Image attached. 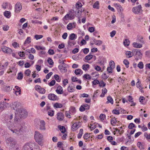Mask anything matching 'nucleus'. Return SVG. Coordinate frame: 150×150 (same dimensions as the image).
Returning <instances> with one entry per match:
<instances>
[{"label":"nucleus","instance_id":"nucleus-60","mask_svg":"<svg viewBox=\"0 0 150 150\" xmlns=\"http://www.w3.org/2000/svg\"><path fill=\"white\" fill-rule=\"evenodd\" d=\"M141 129L143 132H144L147 130V127L144 125L142 127Z\"/></svg>","mask_w":150,"mask_h":150},{"label":"nucleus","instance_id":"nucleus-25","mask_svg":"<svg viewBox=\"0 0 150 150\" xmlns=\"http://www.w3.org/2000/svg\"><path fill=\"white\" fill-rule=\"evenodd\" d=\"M102 93L100 95V97H103L104 96L105 94L107 93V90L105 88H103L102 90Z\"/></svg>","mask_w":150,"mask_h":150},{"label":"nucleus","instance_id":"nucleus-28","mask_svg":"<svg viewBox=\"0 0 150 150\" xmlns=\"http://www.w3.org/2000/svg\"><path fill=\"white\" fill-rule=\"evenodd\" d=\"M126 55L128 58H130L132 57L133 54L131 52L128 51L126 52L125 53Z\"/></svg>","mask_w":150,"mask_h":150},{"label":"nucleus","instance_id":"nucleus-47","mask_svg":"<svg viewBox=\"0 0 150 150\" xmlns=\"http://www.w3.org/2000/svg\"><path fill=\"white\" fill-rule=\"evenodd\" d=\"M38 91L40 93L44 94L45 92V90L43 88H41Z\"/></svg>","mask_w":150,"mask_h":150},{"label":"nucleus","instance_id":"nucleus-4","mask_svg":"<svg viewBox=\"0 0 150 150\" xmlns=\"http://www.w3.org/2000/svg\"><path fill=\"white\" fill-rule=\"evenodd\" d=\"M35 144L34 142H28L25 144L23 147L22 150H33Z\"/></svg>","mask_w":150,"mask_h":150},{"label":"nucleus","instance_id":"nucleus-48","mask_svg":"<svg viewBox=\"0 0 150 150\" xmlns=\"http://www.w3.org/2000/svg\"><path fill=\"white\" fill-rule=\"evenodd\" d=\"M134 125L132 123H130L128 126V128L129 129H132L133 127H135Z\"/></svg>","mask_w":150,"mask_h":150},{"label":"nucleus","instance_id":"nucleus-64","mask_svg":"<svg viewBox=\"0 0 150 150\" xmlns=\"http://www.w3.org/2000/svg\"><path fill=\"white\" fill-rule=\"evenodd\" d=\"M144 137L146 138L147 139H150V134H148L147 133H145L144 134Z\"/></svg>","mask_w":150,"mask_h":150},{"label":"nucleus","instance_id":"nucleus-34","mask_svg":"<svg viewBox=\"0 0 150 150\" xmlns=\"http://www.w3.org/2000/svg\"><path fill=\"white\" fill-rule=\"evenodd\" d=\"M31 42V38L30 37H28L27 39L25 40L24 42V44H29Z\"/></svg>","mask_w":150,"mask_h":150},{"label":"nucleus","instance_id":"nucleus-54","mask_svg":"<svg viewBox=\"0 0 150 150\" xmlns=\"http://www.w3.org/2000/svg\"><path fill=\"white\" fill-rule=\"evenodd\" d=\"M90 137V136L89 134L88 133H86L84 134L83 138L85 139H87L89 138Z\"/></svg>","mask_w":150,"mask_h":150},{"label":"nucleus","instance_id":"nucleus-59","mask_svg":"<svg viewBox=\"0 0 150 150\" xmlns=\"http://www.w3.org/2000/svg\"><path fill=\"white\" fill-rule=\"evenodd\" d=\"M55 83L56 82L54 80H52L49 83V85L50 86H53L55 84Z\"/></svg>","mask_w":150,"mask_h":150},{"label":"nucleus","instance_id":"nucleus-11","mask_svg":"<svg viewBox=\"0 0 150 150\" xmlns=\"http://www.w3.org/2000/svg\"><path fill=\"white\" fill-rule=\"evenodd\" d=\"M48 97L50 100L55 101L59 99V98L55 95L53 93H50L48 95Z\"/></svg>","mask_w":150,"mask_h":150},{"label":"nucleus","instance_id":"nucleus-39","mask_svg":"<svg viewBox=\"0 0 150 150\" xmlns=\"http://www.w3.org/2000/svg\"><path fill=\"white\" fill-rule=\"evenodd\" d=\"M89 67V65L88 64H84L82 66V69L84 71H86Z\"/></svg>","mask_w":150,"mask_h":150},{"label":"nucleus","instance_id":"nucleus-58","mask_svg":"<svg viewBox=\"0 0 150 150\" xmlns=\"http://www.w3.org/2000/svg\"><path fill=\"white\" fill-rule=\"evenodd\" d=\"M47 62L50 65H52L53 64V62L52 60L50 58H49L47 60Z\"/></svg>","mask_w":150,"mask_h":150},{"label":"nucleus","instance_id":"nucleus-49","mask_svg":"<svg viewBox=\"0 0 150 150\" xmlns=\"http://www.w3.org/2000/svg\"><path fill=\"white\" fill-rule=\"evenodd\" d=\"M76 44V42L74 41H71V40H69L68 42V45L70 46L74 45Z\"/></svg>","mask_w":150,"mask_h":150},{"label":"nucleus","instance_id":"nucleus-1","mask_svg":"<svg viewBox=\"0 0 150 150\" xmlns=\"http://www.w3.org/2000/svg\"><path fill=\"white\" fill-rule=\"evenodd\" d=\"M8 128L13 133L17 135H21L24 131V127L19 124L16 123L15 125L8 127Z\"/></svg>","mask_w":150,"mask_h":150},{"label":"nucleus","instance_id":"nucleus-52","mask_svg":"<svg viewBox=\"0 0 150 150\" xmlns=\"http://www.w3.org/2000/svg\"><path fill=\"white\" fill-rule=\"evenodd\" d=\"M124 45H125L128 46L129 44V42L128 40L125 39V41L123 42Z\"/></svg>","mask_w":150,"mask_h":150},{"label":"nucleus","instance_id":"nucleus-2","mask_svg":"<svg viewBox=\"0 0 150 150\" xmlns=\"http://www.w3.org/2000/svg\"><path fill=\"white\" fill-rule=\"evenodd\" d=\"M34 138L36 142H37L39 145L41 146L43 145L44 138L43 135L38 131H35Z\"/></svg>","mask_w":150,"mask_h":150},{"label":"nucleus","instance_id":"nucleus-29","mask_svg":"<svg viewBox=\"0 0 150 150\" xmlns=\"http://www.w3.org/2000/svg\"><path fill=\"white\" fill-rule=\"evenodd\" d=\"M11 12L8 11H6L4 13V15L6 17L9 18L11 16Z\"/></svg>","mask_w":150,"mask_h":150},{"label":"nucleus","instance_id":"nucleus-18","mask_svg":"<svg viewBox=\"0 0 150 150\" xmlns=\"http://www.w3.org/2000/svg\"><path fill=\"white\" fill-rule=\"evenodd\" d=\"M45 122L44 120L40 121V129L41 130H45Z\"/></svg>","mask_w":150,"mask_h":150},{"label":"nucleus","instance_id":"nucleus-56","mask_svg":"<svg viewBox=\"0 0 150 150\" xmlns=\"http://www.w3.org/2000/svg\"><path fill=\"white\" fill-rule=\"evenodd\" d=\"M88 96H89V95L88 94H86V93H83V94L80 95L79 96H80V98H81L82 97L84 98V97H88Z\"/></svg>","mask_w":150,"mask_h":150},{"label":"nucleus","instance_id":"nucleus-51","mask_svg":"<svg viewBox=\"0 0 150 150\" xmlns=\"http://www.w3.org/2000/svg\"><path fill=\"white\" fill-rule=\"evenodd\" d=\"M59 130L62 133H64L65 132V129L64 126H60Z\"/></svg>","mask_w":150,"mask_h":150},{"label":"nucleus","instance_id":"nucleus-10","mask_svg":"<svg viewBox=\"0 0 150 150\" xmlns=\"http://www.w3.org/2000/svg\"><path fill=\"white\" fill-rule=\"evenodd\" d=\"M2 51L4 53L10 54L12 52V50L9 48L5 46H3L1 47Z\"/></svg>","mask_w":150,"mask_h":150},{"label":"nucleus","instance_id":"nucleus-23","mask_svg":"<svg viewBox=\"0 0 150 150\" xmlns=\"http://www.w3.org/2000/svg\"><path fill=\"white\" fill-rule=\"evenodd\" d=\"M133 46L136 48H140L142 47V45L140 43H138L136 42H134L133 43Z\"/></svg>","mask_w":150,"mask_h":150},{"label":"nucleus","instance_id":"nucleus-61","mask_svg":"<svg viewBox=\"0 0 150 150\" xmlns=\"http://www.w3.org/2000/svg\"><path fill=\"white\" fill-rule=\"evenodd\" d=\"M89 49L88 48H85L83 50V52L85 54H87L89 52Z\"/></svg>","mask_w":150,"mask_h":150},{"label":"nucleus","instance_id":"nucleus-6","mask_svg":"<svg viewBox=\"0 0 150 150\" xmlns=\"http://www.w3.org/2000/svg\"><path fill=\"white\" fill-rule=\"evenodd\" d=\"M10 105L9 103L4 101H1L0 102V111H2L6 108H9Z\"/></svg>","mask_w":150,"mask_h":150},{"label":"nucleus","instance_id":"nucleus-40","mask_svg":"<svg viewBox=\"0 0 150 150\" xmlns=\"http://www.w3.org/2000/svg\"><path fill=\"white\" fill-rule=\"evenodd\" d=\"M99 86L101 87H104L105 86L106 83H105L103 81H99L98 83Z\"/></svg>","mask_w":150,"mask_h":150},{"label":"nucleus","instance_id":"nucleus-5","mask_svg":"<svg viewBox=\"0 0 150 150\" xmlns=\"http://www.w3.org/2000/svg\"><path fill=\"white\" fill-rule=\"evenodd\" d=\"M20 103L18 102H15L12 103L11 108L18 112L21 109Z\"/></svg>","mask_w":150,"mask_h":150},{"label":"nucleus","instance_id":"nucleus-32","mask_svg":"<svg viewBox=\"0 0 150 150\" xmlns=\"http://www.w3.org/2000/svg\"><path fill=\"white\" fill-rule=\"evenodd\" d=\"M99 3L98 1H96L93 6V8L98 9L99 8Z\"/></svg>","mask_w":150,"mask_h":150},{"label":"nucleus","instance_id":"nucleus-12","mask_svg":"<svg viewBox=\"0 0 150 150\" xmlns=\"http://www.w3.org/2000/svg\"><path fill=\"white\" fill-rule=\"evenodd\" d=\"M142 10V7L141 5L135 7L132 9V11L134 13L137 14L139 13Z\"/></svg>","mask_w":150,"mask_h":150},{"label":"nucleus","instance_id":"nucleus-7","mask_svg":"<svg viewBox=\"0 0 150 150\" xmlns=\"http://www.w3.org/2000/svg\"><path fill=\"white\" fill-rule=\"evenodd\" d=\"M19 117L20 118H25L28 115V112L25 110L21 109L17 113Z\"/></svg>","mask_w":150,"mask_h":150},{"label":"nucleus","instance_id":"nucleus-37","mask_svg":"<svg viewBox=\"0 0 150 150\" xmlns=\"http://www.w3.org/2000/svg\"><path fill=\"white\" fill-rule=\"evenodd\" d=\"M93 57V55L91 54H89L85 57L86 60H89L91 59Z\"/></svg>","mask_w":150,"mask_h":150},{"label":"nucleus","instance_id":"nucleus-21","mask_svg":"<svg viewBox=\"0 0 150 150\" xmlns=\"http://www.w3.org/2000/svg\"><path fill=\"white\" fill-rule=\"evenodd\" d=\"M77 38V35L74 33H72L69 36V40H73Z\"/></svg>","mask_w":150,"mask_h":150},{"label":"nucleus","instance_id":"nucleus-38","mask_svg":"<svg viewBox=\"0 0 150 150\" xmlns=\"http://www.w3.org/2000/svg\"><path fill=\"white\" fill-rule=\"evenodd\" d=\"M23 77V74L22 72H20L18 74L17 79L19 80L22 79Z\"/></svg>","mask_w":150,"mask_h":150},{"label":"nucleus","instance_id":"nucleus-27","mask_svg":"<svg viewBox=\"0 0 150 150\" xmlns=\"http://www.w3.org/2000/svg\"><path fill=\"white\" fill-rule=\"evenodd\" d=\"M11 150H18L19 148L18 145L15 144H14V146H11L10 148Z\"/></svg>","mask_w":150,"mask_h":150},{"label":"nucleus","instance_id":"nucleus-22","mask_svg":"<svg viewBox=\"0 0 150 150\" xmlns=\"http://www.w3.org/2000/svg\"><path fill=\"white\" fill-rule=\"evenodd\" d=\"M75 74L77 75H81L83 74V71L79 69H76L74 71Z\"/></svg>","mask_w":150,"mask_h":150},{"label":"nucleus","instance_id":"nucleus-15","mask_svg":"<svg viewBox=\"0 0 150 150\" xmlns=\"http://www.w3.org/2000/svg\"><path fill=\"white\" fill-rule=\"evenodd\" d=\"M82 6L81 3L79 2H77L76 4V7H74L73 9L76 11L77 13H79V8H81Z\"/></svg>","mask_w":150,"mask_h":150},{"label":"nucleus","instance_id":"nucleus-42","mask_svg":"<svg viewBox=\"0 0 150 150\" xmlns=\"http://www.w3.org/2000/svg\"><path fill=\"white\" fill-rule=\"evenodd\" d=\"M145 98L143 96H141L139 98V101L142 104L144 105L146 103L144 102L143 100H144Z\"/></svg>","mask_w":150,"mask_h":150},{"label":"nucleus","instance_id":"nucleus-46","mask_svg":"<svg viewBox=\"0 0 150 150\" xmlns=\"http://www.w3.org/2000/svg\"><path fill=\"white\" fill-rule=\"evenodd\" d=\"M54 77L58 82H59L60 81V79L58 75L57 74L55 75L54 76Z\"/></svg>","mask_w":150,"mask_h":150},{"label":"nucleus","instance_id":"nucleus-19","mask_svg":"<svg viewBox=\"0 0 150 150\" xmlns=\"http://www.w3.org/2000/svg\"><path fill=\"white\" fill-rule=\"evenodd\" d=\"M55 91L58 94H62L64 92L62 88L60 86H59L57 87V89Z\"/></svg>","mask_w":150,"mask_h":150},{"label":"nucleus","instance_id":"nucleus-9","mask_svg":"<svg viewBox=\"0 0 150 150\" xmlns=\"http://www.w3.org/2000/svg\"><path fill=\"white\" fill-rule=\"evenodd\" d=\"M81 123L80 122H75L71 126V130L74 131L79 128L81 125Z\"/></svg>","mask_w":150,"mask_h":150},{"label":"nucleus","instance_id":"nucleus-31","mask_svg":"<svg viewBox=\"0 0 150 150\" xmlns=\"http://www.w3.org/2000/svg\"><path fill=\"white\" fill-rule=\"evenodd\" d=\"M9 4H10L7 2L3 3L2 5V7L4 9H5L8 7Z\"/></svg>","mask_w":150,"mask_h":150},{"label":"nucleus","instance_id":"nucleus-3","mask_svg":"<svg viewBox=\"0 0 150 150\" xmlns=\"http://www.w3.org/2000/svg\"><path fill=\"white\" fill-rule=\"evenodd\" d=\"M77 11L74 9H71L68 13L63 18V21L71 20L75 18V14H77Z\"/></svg>","mask_w":150,"mask_h":150},{"label":"nucleus","instance_id":"nucleus-41","mask_svg":"<svg viewBox=\"0 0 150 150\" xmlns=\"http://www.w3.org/2000/svg\"><path fill=\"white\" fill-rule=\"evenodd\" d=\"M123 63L125 65L126 67L128 68L129 67V62L127 60L125 59L123 61Z\"/></svg>","mask_w":150,"mask_h":150},{"label":"nucleus","instance_id":"nucleus-45","mask_svg":"<svg viewBox=\"0 0 150 150\" xmlns=\"http://www.w3.org/2000/svg\"><path fill=\"white\" fill-rule=\"evenodd\" d=\"M43 37V36L42 35H35L34 37L36 40H38L42 38Z\"/></svg>","mask_w":150,"mask_h":150},{"label":"nucleus","instance_id":"nucleus-20","mask_svg":"<svg viewBox=\"0 0 150 150\" xmlns=\"http://www.w3.org/2000/svg\"><path fill=\"white\" fill-rule=\"evenodd\" d=\"M53 106L54 108H62L63 105L62 103H56L53 104Z\"/></svg>","mask_w":150,"mask_h":150},{"label":"nucleus","instance_id":"nucleus-63","mask_svg":"<svg viewBox=\"0 0 150 150\" xmlns=\"http://www.w3.org/2000/svg\"><path fill=\"white\" fill-rule=\"evenodd\" d=\"M52 74V72H50L46 76V78L47 79H48L50 78L51 77V75Z\"/></svg>","mask_w":150,"mask_h":150},{"label":"nucleus","instance_id":"nucleus-13","mask_svg":"<svg viewBox=\"0 0 150 150\" xmlns=\"http://www.w3.org/2000/svg\"><path fill=\"white\" fill-rule=\"evenodd\" d=\"M6 142L8 145H9L10 144H13L12 146H14L13 144H14V143L13 142V139L11 137H10L6 139Z\"/></svg>","mask_w":150,"mask_h":150},{"label":"nucleus","instance_id":"nucleus-43","mask_svg":"<svg viewBox=\"0 0 150 150\" xmlns=\"http://www.w3.org/2000/svg\"><path fill=\"white\" fill-rule=\"evenodd\" d=\"M83 77L87 79L90 80L91 79V77L88 74H85L83 76Z\"/></svg>","mask_w":150,"mask_h":150},{"label":"nucleus","instance_id":"nucleus-33","mask_svg":"<svg viewBox=\"0 0 150 150\" xmlns=\"http://www.w3.org/2000/svg\"><path fill=\"white\" fill-rule=\"evenodd\" d=\"M109 65L110 67H111L112 69H114L115 67V63L113 61H111L109 62Z\"/></svg>","mask_w":150,"mask_h":150},{"label":"nucleus","instance_id":"nucleus-26","mask_svg":"<svg viewBox=\"0 0 150 150\" xmlns=\"http://www.w3.org/2000/svg\"><path fill=\"white\" fill-rule=\"evenodd\" d=\"M107 101L106 102L107 103H110L111 104H112L113 103V100L110 96H109L107 97Z\"/></svg>","mask_w":150,"mask_h":150},{"label":"nucleus","instance_id":"nucleus-16","mask_svg":"<svg viewBox=\"0 0 150 150\" xmlns=\"http://www.w3.org/2000/svg\"><path fill=\"white\" fill-rule=\"evenodd\" d=\"M15 11L18 12L22 9V6L20 3H17L15 6Z\"/></svg>","mask_w":150,"mask_h":150},{"label":"nucleus","instance_id":"nucleus-30","mask_svg":"<svg viewBox=\"0 0 150 150\" xmlns=\"http://www.w3.org/2000/svg\"><path fill=\"white\" fill-rule=\"evenodd\" d=\"M74 88V87L73 86H71L70 85L67 88L68 91L69 92H73L75 91Z\"/></svg>","mask_w":150,"mask_h":150},{"label":"nucleus","instance_id":"nucleus-17","mask_svg":"<svg viewBox=\"0 0 150 150\" xmlns=\"http://www.w3.org/2000/svg\"><path fill=\"white\" fill-rule=\"evenodd\" d=\"M76 25L75 23H69L67 26V28L69 30H71L72 28H75Z\"/></svg>","mask_w":150,"mask_h":150},{"label":"nucleus","instance_id":"nucleus-53","mask_svg":"<svg viewBox=\"0 0 150 150\" xmlns=\"http://www.w3.org/2000/svg\"><path fill=\"white\" fill-rule=\"evenodd\" d=\"M102 44V42L100 40H97L95 42V44L96 45H99Z\"/></svg>","mask_w":150,"mask_h":150},{"label":"nucleus","instance_id":"nucleus-57","mask_svg":"<svg viewBox=\"0 0 150 150\" xmlns=\"http://www.w3.org/2000/svg\"><path fill=\"white\" fill-rule=\"evenodd\" d=\"M18 54L20 57H24L25 56V52H20L18 53Z\"/></svg>","mask_w":150,"mask_h":150},{"label":"nucleus","instance_id":"nucleus-35","mask_svg":"<svg viewBox=\"0 0 150 150\" xmlns=\"http://www.w3.org/2000/svg\"><path fill=\"white\" fill-rule=\"evenodd\" d=\"M31 72V71L29 69H27L25 71L24 74L26 76H30Z\"/></svg>","mask_w":150,"mask_h":150},{"label":"nucleus","instance_id":"nucleus-44","mask_svg":"<svg viewBox=\"0 0 150 150\" xmlns=\"http://www.w3.org/2000/svg\"><path fill=\"white\" fill-rule=\"evenodd\" d=\"M144 65L142 62H139L138 64L137 67L140 69H142L143 68Z\"/></svg>","mask_w":150,"mask_h":150},{"label":"nucleus","instance_id":"nucleus-24","mask_svg":"<svg viewBox=\"0 0 150 150\" xmlns=\"http://www.w3.org/2000/svg\"><path fill=\"white\" fill-rule=\"evenodd\" d=\"M137 146L140 149H144V144L140 142H138L137 143Z\"/></svg>","mask_w":150,"mask_h":150},{"label":"nucleus","instance_id":"nucleus-55","mask_svg":"<svg viewBox=\"0 0 150 150\" xmlns=\"http://www.w3.org/2000/svg\"><path fill=\"white\" fill-rule=\"evenodd\" d=\"M48 114L50 116H53L54 114V111L52 110H49L48 112Z\"/></svg>","mask_w":150,"mask_h":150},{"label":"nucleus","instance_id":"nucleus-14","mask_svg":"<svg viewBox=\"0 0 150 150\" xmlns=\"http://www.w3.org/2000/svg\"><path fill=\"white\" fill-rule=\"evenodd\" d=\"M57 118L60 121L63 120L64 118V115L63 113L61 112H59L57 114Z\"/></svg>","mask_w":150,"mask_h":150},{"label":"nucleus","instance_id":"nucleus-36","mask_svg":"<svg viewBox=\"0 0 150 150\" xmlns=\"http://www.w3.org/2000/svg\"><path fill=\"white\" fill-rule=\"evenodd\" d=\"M35 48L38 50H45V48L44 47H41L37 45L35 46Z\"/></svg>","mask_w":150,"mask_h":150},{"label":"nucleus","instance_id":"nucleus-62","mask_svg":"<svg viewBox=\"0 0 150 150\" xmlns=\"http://www.w3.org/2000/svg\"><path fill=\"white\" fill-rule=\"evenodd\" d=\"M83 105L85 109V110H88L90 108V106L87 104H83Z\"/></svg>","mask_w":150,"mask_h":150},{"label":"nucleus","instance_id":"nucleus-50","mask_svg":"<svg viewBox=\"0 0 150 150\" xmlns=\"http://www.w3.org/2000/svg\"><path fill=\"white\" fill-rule=\"evenodd\" d=\"M117 122L116 119L115 118H112L111 120V123L112 125L115 124Z\"/></svg>","mask_w":150,"mask_h":150},{"label":"nucleus","instance_id":"nucleus-8","mask_svg":"<svg viewBox=\"0 0 150 150\" xmlns=\"http://www.w3.org/2000/svg\"><path fill=\"white\" fill-rule=\"evenodd\" d=\"M133 52H135V59L138 60L139 59H141L142 57V54L140 52V51L139 50L135 49L133 50Z\"/></svg>","mask_w":150,"mask_h":150}]
</instances>
